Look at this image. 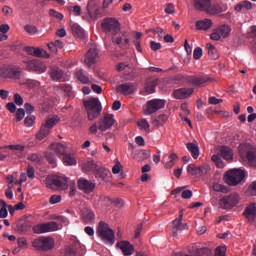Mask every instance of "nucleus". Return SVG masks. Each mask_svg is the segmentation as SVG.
<instances>
[{
    "label": "nucleus",
    "mask_w": 256,
    "mask_h": 256,
    "mask_svg": "<svg viewBox=\"0 0 256 256\" xmlns=\"http://www.w3.org/2000/svg\"><path fill=\"white\" fill-rule=\"evenodd\" d=\"M229 33H231V27L224 24L214 30V32L210 35V39H212V41H219L221 37L224 39L229 37Z\"/></svg>",
    "instance_id": "nucleus-13"
},
{
    "label": "nucleus",
    "mask_w": 256,
    "mask_h": 256,
    "mask_svg": "<svg viewBox=\"0 0 256 256\" xmlns=\"http://www.w3.org/2000/svg\"><path fill=\"white\" fill-rule=\"evenodd\" d=\"M157 87V80L149 81L145 84V90L140 91V95H151V93H155V89Z\"/></svg>",
    "instance_id": "nucleus-31"
},
{
    "label": "nucleus",
    "mask_w": 256,
    "mask_h": 256,
    "mask_svg": "<svg viewBox=\"0 0 256 256\" xmlns=\"http://www.w3.org/2000/svg\"><path fill=\"white\" fill-rule=\"evenodd\" d=\"M32 247L36 251H51L55 247V239L51 236H40L32 241Z\"/></svg>",
    "instance_id": "nucleus-4"
},
{
    "label": "nucleus",
    "mask_w": 256,
    "mask_h": 256,
    "mask_svg": "<svg viewBox=\"0 0 256 256\" xmlns=\"http://www.w3.org/2000/svg\"><path fill=\"white\" fill-rule=\"evenodd\" d=\"M59 123V120L57 117H51L45 120L44 123H42L40 130L36 134V138L39 139V141H43L46 137H49V133H51V130Z\"/></svg>",
    "instance_id": "nucleus-6"
},
{
    "label": "nucleus",
    "mask_w": 256,
    "mask_h": 256,
    "mask_svg": "<svg viewBox=\"0 0 256 256\" xmlns=\"http://www.w3.org/2000/svg\"><path fill=\"white\" fill-rule=\"evenodd\" d=\"M193 88H179L173 91V96L175 99H187V97L193 95Z\"/></svg>",
    "instance_id": "nucleus-24"
},
{
    "label": "nucleus",
    "mask_w": 256,
    "mask_h": 256,
    "mask_svg": "<svg viewBox=\"0 0 256 256\" xmlns=\"http://www.w3.org/2000/svg\"><path fill=\"white\" fill-rule=\"evenodd\" d=\"M69 183L67 177L63 176H52L46 178V185L49 189H54V187H63Z\"/></svg>",
    "instance_id": "nucleus-14"
},
{
    "label": "nucleus",
    "mask_w": 256,
    "mask_h": 256,
    "mask_svg": "<svg viewBox=\"0 0 256 256\" xmlns=\"http://www.w3.org/2000/svg\"><path fill=\"white\" fill-rule=\"evenodd\" d=\"M220 12H221V6L217 4L211 5V2H210V7H208V10H206L205 13H209V15H217Z\"/></svg>",
    "instance_id": "nucleus-45"
},
{
    "label": "nucleus",
    "mask_w": 256,
    "mask_h": 256,
    "mask_svg": "<svg viewBox=\"0 0 256 256\" xmlns=\"http://www.w3.org/2000/svg\"><path fill=\"white\" fill-rule=\"evenodd\" d=\"M163 107H165V100L152 99L142 107V111L144 115H153V113H157V111L163 109Z\"/></svg>",
    "instance_id": "nucleus-8"
},
{
    "label": "nucleus",
    "mask_w": 256,
    "mask_h": 256,
    "mask_svg": "<svg viewBox=\"0 0 256 256\" xmlns=\"http://www.w3.org/2000/svg\"><path fill=\"white\" fill-rule=\"evenodd\" d=\"M206 48L208 49V55L211 57V59H219V52L217 51V48L213 46V44H206Z\"/></svg>",
    "instance_id": "nucleus-38"
},
{
    "label": "nucleus",
    "mask_w": 256,
    "mask_h": 256,
    "mask_svg": "<svg viewBox=\"0 0 256 256\" xmlns=\"http://www.w3.org/2000/svg\"><path fill=\"white\" fill-rule=\"evenodd\" d=\"M211 80V77L207 75H196L186 77L187 83H190V85H194V87H203V85L209 83V81Z\"/></svg>",
    "instance_id": "nucleus-15"
},
{
    "label": "nucleus",
    "mask_w": 256,
    "mask_h": 256,
    "mask_svg": "<svg viewBox=\"0 0 256 256\" xmlns=\"http://www.w3.org/2000/svg\"><path fill=\"white\" fill-rule=\"evenodd\" d=\"M6 149H10V151H25V146L16 144V145H8Z\"/></svg>",
    "instance_id": "nucleus-50"
},
{
    "label": "nucleus",
    "mask_w": 256,
    "mask_h": 256,
    "mask_svg": "<svg viewBox=\"0 0 256 256\" xmlns=\"http://www.w3.org/2000/svg\"><path fill=\"white\" fill-rule=\"evenodd\" d=\"M48 75L52 79V81H65V72L57 66H51Z\"/></svg>",
    "instance_id": "nucleus-19"
},
{
    "label": "nucleus",
    "mask_w": 256,
    "mask_h": 256,
    "mask_svg": "<svg viewBox=\"0 0 256 256\" xmlns=\"http://www.w3.org/2000/svg\"><path fill=\"white\" fill-rule=\"evenodd\" d=\"M69 11H70V13H72V15L79 17V15H81V6H79V5L70 6Z\"/></svg>",
    "instance_id": "nucleus-48"
},
{
    "label": "nucleus",
    "mask_w": 256,
    "mask_h": 256,
    "mask_svg": "<svg viewBox=\"0 0 256 256\" xmlns=\"http://www.w3.org/2000/svg\"><path fill=\"white\" fill-rule=\"evenodd\" d=\"M193 57L196 60L201 59V57H203V49H201V47H196L194 49Z\"/></svg>",
    "instance_id": "nucleus-54"
},
{
    "label": "nucleus",
    "mask_w": 256,
    "mask_h": 256,
    "mask_svg": "<svg viewBox=\"0 0 256 256\" xmlns=\"http://www.w3.org/2000/svg\"><path fill=\"white\" fill-rule=\"evenodd\" d=\"M186 147L191 153L193 159H197V157H199V146H197L195 143H188Z\"/></svg>",
    "instance_id": "nucleus-37"
},
{
    "label": "nucleus",
    "mask_w": 256,
    "mask_h": 256,
    "mask_svg": "<svg viewBox=\"0 0 256 256\" xmlns=\"http://www.w3.org/2000/svg\"><path fill=\"white\" fill-rule=\"evenodd\" d=\"M24 117H25V109L19 108L16 111V123H19V121H23Z\"/></svg>",
    "instance_id": "nucleus-49"
},
{
    "label": "nucleus",
    "mask_w": 256,
    "mask_h": 256,
    "mask_svg": "<svg viewBox=\"0 0 256 256\" xmlns=\"http://www.w3.org/2000/svg\"><path fill=\"white\" fill-rule=\"evenodd\" d=\"M86 167L88 171H97V164L93 160L88 161Z\"/></svg>",
    "instance_id": "nucleus-58"
},
{
    "label": "nucleus",
    "mask_w": 256,
    "mask_h": 256,
    "mask_svg": "<svg viewBox=\"0 0 256 256\" xmlns=\"http://www.w3.org/2000/svg\"><path fill=\"white\" fill-rule=\"evenodd\" d=\"M24 31H26V33H29V35H35L37 33V27H35L34 25H26L24 27Z\"/></svg>",
    "instance_id": "nucleus-51"
},
{
    "label": "nucleus",
    "mask_w": 256,
    "mask_h": 256,
    "mask_svg": "<svg viewBox=\"0 0 256 256\" xmlns=\"http://www.w3.org/2000/svg\"><path fill=\"white\" fill-rule=\"evenodd\" d=\"M246 159H248V162L250 165H256V149L253 148L251 150H248L246 153Z\"/></svg>",
    "instance_id": "nucleus-41"
},
{
    "label": "nucleus",
    "mask_w": 256,
    "mask_h": 256,
    "mask_svg": "<svg viewBox=\"0 0 256 256\" xmlns=\"http://www.w3.org/2000/svg\"><path fill=\"white\" fill-rule=\"evenodd\" d=\"M31 229V222L23 221L17 224L18 233H27V230Z\"/></svg>",
    "instance_id": "nucleus-39"
},
{
    "label": "nucleus",
    "mask_w": 256,
    "mask_h": 256,
    "mask_svg": "<svg viewBox=\"0 0 256 256\" xmlns=\"http://www.w3.org/2000/svg\"><path fill=\"white\" fill-rule=\"evenodd\" d=\"M189 254H185L182 252L176 253L174 256H209L211 255V249L209 248H195L194 250L189 249Z\"/></svg>",
    "instance_id": "nucleus-20"
},
{
    "label": "nucleus",
    "mask_w": 256,
    "mask_h": 256,
    "mask_svg": "<svg viewBox=\"0 0 256 256\" xmlns=\"http://www.w3.org/2000/svg\"><path fill=\"white\" fill-rule=\"evenodd\" d=\"M45 159L48 161V163H50V165H55V163L57 162V159L55 158V154L49 151L45 153Z\"/></svg>",
    "instance_id": "nucleus-47"
},
{
    "label": "nucleus",
    "mask_w": 256,
    "mask_h": 256,
    "mask_svg": "<svg viewBox=\"0 0 256 256\" xmlns=\"http://www.w3.org/2000/svg\"><path fill=\"white\" fill-rule=\"evenodd\" d=\"M50 149L60 158L67 153V146L59 142L52 143Z\"/></svg>",
    "instance_id": "nucleus-25"
},
{
    "label": "nucleus",
    "mask_w": 256,
    "mask_h": 256,
    "mask_svg": "<svg viewBox=\"0 0 256 256\" xmlns=\"http://www.w3.org/2000/svg\"><path fill=\"white\" fill-rule=\"evenodd\" d=\"M117 247L122 251L124 256H131L135 253V247L128 241H120Z\"/></svg>",
    "instance_id": "nucleus-23"
},
{
    "label": "nucleus",
    "mask_w": 256,
    "mask_h": 256,
    "mask_svg": "<svg viewBox=\"0 0 256 256\" xmlns=\"http://www.w3.org/2000/svg\"><path fill=\"white\" fill-rule=\"evenodd\" d=\"M182 221H183V213H181L178 218L173 220V222H172L173 227L176 228V229H179V227H181V222Z\"/></svg>",
    "instance_id": "nucleus-56"
},
{
    "label": "nucleus",
    "mask_w": 256,
    "mask_h": 256,
    "mask_svg": "<svg viewBox=\"0 0 256 256\" xmlns=\"http://www.w3.org/2000/svg\"><path fill=\"white\" fill-rule=\"evenodd\" d=\"M239 194L234 193L228 196H224L219 200V205L221 209H233V207H237L240 201Z\"/></svg>",
    "instance_id": "nucleus-10"
},
{
    "label": "nucleus",
    "mask_w": 256,
    "mask_h": 256,
    "mask_svg": "<svg viewBox=\"0 0 256 256\" xmlns=\"http://www.w3.org/2000/svg\"><path fill=\"white\" fill-rule=\"evenodd\" d=\"M116 91L122 95H133L137 91V85L133 82L119 84L116 87Z\"/></svg>",
    "instance_id": "nucleus-17"
},
{
    "label": "nucleus",
    "mask_w": 256,
    "mask_h": 256,
    "mask_svg": "<svg viewBox=\"0 0 256 256\" xmlns=\"http://www.w3.org/2000/svg\"><path fill=\"white\" fill-rule=\"evenodd\" d=\"M77 247H79V243L72 244L71 246H67L64 249V256H77Z\"/></svg>",
    "instance_id": "nucleus-35"
},
{
    "label": "nucleus",
    "mask_w": 256,
    "mask_h": 256,
    "mask_svg": "<svg viewBox=\"0 0 256 256\" xmlns=\"http://www.w3.org/2000/svg\"><path fill=\"white\" fill-rule=\"evenodd\" d=\"M71 31L74 37H78V39H83L85 37V30H83V28L77 23L71 24Z\"/></svg>",
    "instance_id": "nucleus-32"
},
{
    "label": "nucleus",
    "mask_w": 256,
    "mask_h": 256,
    "mask_svg": "<svg viewBox=\"0 0 256 256\" xmlns=\"http://www.w3.org/2000/svg\"><path fill=\"white\" fill-rule=\"evenodd\" d=\"M82 221L85 223H93L95 221V212L91 208H84L82 210Z\"/></svg>",
    "instance_id": "nucleus-27"
},
{
    "label": "nucleus",
    "mask_w": 256,
    "mask_h": 256,
    "mask_svg": "<svg viewBox=\"0 0 256 256\" xmlns=\"http://www.w3.org/2000/svg\"><path fill=\"white\" fill-rule=\"evenodd\" d=\"M23 75V70L19 66H4L0 68V77L2 79H13L14 81H19Z\"/></svg>",
    "instance_id": "nucleus-5"
},
{
    "label": "nucleus",
    "mask_w": 256,
    "mask_h": 256,
    "mask_svg": "<svg viewBox=\"0 0 256 256\" xmlns=\"http://www.w3.org/2000/svg\"><path fill=\"white\" fill-rule=\"evenodd\" d=\"M165 13H167L168 15H173V13H175V5L171 3L167 4L165 8Z\"/></svg>",
    "instance_id": "nucleus-64"
},
{
    "label": "nucleus",
    "mask_w": 256,
    "mask_h": 256,
    "mask_svg": "<svg viewBox=\"0 0 256 256\" xmlns=\"http://www.w3.org/2000/svg\"><path fill=\"white\" fill-rule=\"evenodd\" d=\"M213 190L220 193H228L229 191V189L226 186L219 183H215L213 185Z\"/></svg>",
    "instance_id": "nucleus-46"
},
{
    "label": "nucleus",
    "mask_w": 256,
    "mask_h": 256,
    "mask_svg": "<svg viewBox=\"0 0 256 256\" xmlns=\"http://www.w3.org/2000/svg\"><path fill=\"white\" fill-rule=\"evenodd\" d=\"M64 165H77V161L70 154H63L62 156Z\"/></svg>",
    "instance_id": "nucleus-42"
},
{
    "label": "nucleus",
    "mask_w": 256,
    "mask_h": 256,
    "mask_svg": "<svg viewBox=\"0 0 256 256\" xmlns=\"http://www.w3.org/2000/svg\"><path fill=\"white\" fill-rule=\"evenodd\" d=\"M49 16L50 17H55V19H59L60 21H63V14L57 12L54 9L49 10Z\"/></svg>",
    "instance_id": "nucleus-52"
},
{
    "label": "nucleus",
    "mask_w": 256,
    "mask_h": 256,
    "mask_svg": "<svg viewBox=\"0 0 256 256\" xmlns=\"http://www.w3.org/2000/svg\"><path fill=\"white\" fill-rule=\"evenodd\" d=\"M248 193L249 195H252L255 197L256 195V181L252 182L251 185L248 187Z\"/></svg>",
    "instance_id": "nucleus-61"
},
{
    "label": "nucleus",
    "mask_w": 256,
    "mask_h": 256,
    "mask_svg": "<svg viewBox=\"0 0 256 256\" xmlns=\"http://www.w3.org/2000/svg\"><path fill=\"white\" fill-rule=\"evenodd\" d=\"M95 175L97 179L104 181V179H107V175H109V170L105 168H98L96 169Z\"/></svg>",
    "instance_id": "nucleus-43"
},
{
    "label": "nucleus",
    "mask_w": 256,
    "mask_h": 256,
    "mask_svg": "<svg viewBox=\"0 0 256 256\" xmlns=\"http://www.w3.org/2000/svg\"><path fill=\"white\" fill-rule=\"evenodd\" d=\"M14 103H16L19 107L23 105V97L20 96L19 93L14 94Z\"/></svg>",
    "instance_id": "nucleus-63"
},
{
    "label": "nucleus",
    "mask_w": 256,
    "mask_h": 256,
    "mask_svg": "<svg viewBox=\"0 0 256 256\" xmlns=\"http://www.w3.org/2000/svg\"><path fill=\"white\" fill-rule=\"evenodd\" d=\"M50 205H55L56 203H61V196L59 195H52L49 199Z\"/></svg>",
    "instance_id": "nucleus-59"
},
{
    "label": "nucleus",
    "mask_w": 256,
    "mask_h": 256,
    "mask_svg": "<svg viewBox=\"0 0 256 256\" xmlns=\"http://www.w3.org/2000/svg\"><path fill=\"white\" fill-rule=\"evenodd\" d=\"M24 109L28 115H31V113H33V111H35V106L31 105V103H25Z\"/></svg>",
    "instance_id": "nucleus-62"
},
{
    "label": "nucleus",
    "mask_w": 256,
    "mask_h": 256,
    "mask_svg": "<svg viewBox=\"0 0 256 256\" xmlns=\"http://www.w3.org/2000/svg\"><path fill=\"white\" fill-rule=\"evenodd\" d=\"M84 107L87 111L89 121L97 119V117L101 115L103 109L98 98H90L89 100L84 101Z\"/></svg>",
    "instance_id": "nucleus-2"
},
{
    "label": "nucleus",
    "mask_w": 256,
    "mask_h": 256,
    "mask_svg": "<svg viewBox=\"0 0 256 256\" xmlns=\"http://www.w3.org/2000/svg\"><path fill=\"white\" fill-rule=\"evenodd\" d=\"M213 27V21L211 19L198 20L196 22V29L198 31H209Z\"/></svg>",
    "instance_id": "nucleus-26"
},
{
    "label": "nucleus",
    "mask_w": 256,
    "mask_h": 256,
    "mask_svg": "<svg viewBox=\"0 0 256 256\" xmlns=\"http://www.w3.org/2000/svg\"><path fill=\"white\" fill-rule=\"evenodd\" d=\"M33 123H35V116L30 115L24 119L25 127H31Z\"/></svg>",
    "instance_id": "nucleus-53"
},
{
    "label": "nucleus",
    "mask_w": 256,
    "mask_h": 256,
    "mask_svg": "<svg viewBox=\"0 0 256 256\" xmlns=\"http://www.w3.org/2000/svg\"><path fill=\"white\" fill-rule=\"evenodd\" d=\"M138 127H141V129H144V131H149L151 126L149 125V122H147L145 119H142L138 122Z\"/></svg>",
    "instance_id": "nucleus-57"
},
{
    "label": "nucleus",
    "mask_w": 256,
    "mask_h": 256,
    "mask_svg": "<svg viewBox=\"0 0 256 256\" xmlns=\"http://www.w3.org/2000/svg\"><path fill=\"white\" fill-rule=\"evenodd\" d=\"M115 125V118L113 114H106L103 116L98 122L99 131H107V129H111Z\"/></svg>",
    "instance_id": "nucleus-16"
},
{
    "label": "nucleus",
    "mask_w": 256,
    "mask_h": 256,
    "mask_svg": "<svg viewBox=\"0 0 256 256\" xmlns=\"http://www.w3.org/2000/svg\"><path fill=\"white\" fill-rule=\"evenodd\" d=\"M24 51L27 55H32V57H43V54L47 53L45 50H41V48H35L33 46L25 47Z\"/></svg>",
    "instance_id": "nucleus-30"
},
{
    "label": "nucleus",
    "mask_w": 256,
    "mask_h": 256,
    "mask_svg": "<svg viewBox=\"0 0 256 256\" xmlns=\"http://www.w3.org/2000/svg\"><path fill=\"white\" fill-rule=\"evenodd\" d=\"M168 119L169 117L166 114H160L154 119L153 123L156 127H161V125L165 124Z\"/></svg>",
    "instance_id": "nucleus-40"
},
{
    "label": "nucleus",
    "mask_w": 256,
    "mask_h": 256,
    "mask_svg": "<svg viewBox=\"0 0 256 256\" xmlns=\"http://www.w3.org/2000/svg\"><path fill=\"white\" fill-rule=\"evenodd\" d=\"M225 179L228 185L235 187V185H239L245 179V171L239 168L229 170L225 174Z\"/></svg>",
    "instance_id": "nucleus-7"
},
{
    "label": "nucleus",
    "mask_w": 256,
    "mask_h": 256,
    "mask_svg": "<svg viewBox=\"0 0 256 256\" xmlns=\"http://www.w3.org/2000/svg\"><path fill=\"white\" fill-rule=\"evenodd\" d=\"M211 7V0H194V8L196 11L206 12Z\"/></svg>",
    "instance_id": "nucleus-28"
},
{
    "label": "nucleus",
    "mask_w": 256,
    "mask_h": 256,
    "mask_svg": "<svg viewBox=\"0 0 256 256\" xmlns=\"http://www.w3.org/2000/svg\"><path fill=\"white\" fill-rule=\"evenodd\" d=\"M96 233L104 243L113 245L115 243V232L109 228V224L101 221L97 227Z\"/></svg>",
    "instance_id": "nucleus-3"
},
{
    "label": "nucleus",
    "mask_w": 256,
    "mask_h": 256,
    "mask_svg": "<svg viewBox=\"0 0 256 256\" xmlns=\"http://www.w3.org/2000/svg\"><path fill=\"white\" fill-rule=\"evenodd\" d=\"M77 183L78 189H80V191H83L84 193H93V191H95V183L85 178H80Z\"/></svg>",
    "instance_id": "nucleus-21"
},
{
    "label": "nucleus",
    "mask_w": 256,
    "mask_h": 256,
    "mask_svg": "<svg viewBox=\"0 0 256 256\" xmlns=\"http://www.w3.org/2000/svg\"><path fill=\"white\" fill-rule=\"evenodd\" d=\"M88 15H90L91 19L97 20L101 17V10L97 6L93 5V2H89L87 5Z\"/></svg>",
    "instance_id": "nucleus-29"
},
{
    "label": "nucleus",
    "mask_w": 256,
    "mask_h": 256,
    "mask_svg": "<svg viewBox=\"0 0 256 256\" xmlns=\"http://www.w3.org/2000/svg\"><path fill=\"white\" fill-rule=\"evenodd\" d=\"M59 229V224L55 221H52L35 225L33 227V232L37 235H41V233H53L55 231H59Z\"/></svg>",
    "instance_id": "nucleus-9"
},
{
    "label": "nucleus",
    "mask_w": 256,
    "mask_h": 256,
    "mask_svg": "<svg viewBox=\"0 0 256 256\" xmlns=\"http://www.w3.org/2000/svg\"><path fill=\"white\" fill-rule=\"evenodd\" d=\"M209 171H211V168L207 164H203L201 166L190 164L187 167V172L194 177H203V175H207Z\"/></svg>",
    "instance_id": "nucleus-11"
},
{
    "label": "nucleus",
    "mask_w": 256,
    "mask_h": 256,
    "mask_svg": "<svg viewBox=\"0 0 256 256\" xmlns=\"http://www.w3.org/2000/svg\"><path fill=\"white\" fill-rule=\"evenodd\" d=\"M28 161H32V163H40L41 158H39V154H29L27 157Z\"/></svg>",
    "instance_id": "nucleus-55"
},
{
    "label": "nucleus",
    "mask_w": 256,
    "mask_h": 256,
    "mask_svg": "<svg viewBox=\"0 0 256 256\" xmlns=\"http://www.w3.org/2000/svg\"><path fill=\"white\" fill-rule=\"evenodd\" d=\"M104 33L112 36L113 43H116L120 49L129 47V38L121 31V23L115 18H106L102 22Z\"/></svg>",
    "instance_id": "nucleus-1"
},
{
    "label": "nucleus",
    "mask_w": 256,
    "mask_h": 256,
    "mask_svg": "<svg viewBox=\"0 0 256 256\" xmlns=\"http://www.w3.org/2000/svg\"><path fill=\"white\" fill-rule=\"evenodd\" d=\"M243 9H245L246 11L253 9V3L246 0V1L240 2L235 6V11H243Z\"/></svg>",
    "instance_id": "nucleus-36"
},
{
    "label": "nucleus",
    "mask_w": 256,
    "mask_h": 256,
    "mask_svg": "<svg viewBox=\"0 0 256 256\" xmlns=\"http://www.w3.org/2000/svg\"><path fill=\"white\" fill-rule=\"evenodd\" d=\"M220 155L226 161H233V150H231V148L229 147H226V146L222 147L220 149Z\"/></svg>",
    "instance_id": "nucleus-33"
},
{
    "label": "nucleus",
    "mask_w": 256,
    "mask_h": 256,
    "mask_svg": "<svg viewBox=\"0 0 256 256\" xmlns=\"http://www.w3.org/2000/svg\"><path fill=\"white\" fill-rule=\"evenodd\" d=\"M97 57H99V51L97 50V48H90L84 58L85 65H87V67L95 65L97 63Z\"/></svg>",
    "instance_id": "nucleus-18"
},
{
    "label": "nucleus",
    "mask_w": 256,
    "mask_h": 256,
    "mask_svg": "<svg viewBox=\"0 0 256 256\" xmlns=\"http://www.w3.org/2000/svg\"><path fill=\"white\" fill-rule=\"evenodd\" d=\"M75 75H76V78L78 79V81H80V83H83L84 85H87V83L90 82L89 76L83 69L77 70Z\"/></svg>",
    "instance_id": "nucleus-34"
},
{
    "label": "nucleus",
    "mask_w": 256,
    "mask_h": 256,
    "mask_svg": "<svg viewBox=\"0 0 256 256\" xmlns=\"http://www.w3.org/2000/svg\"><path fill=\"white\" fill-rule=\"evenodd\" d=\"M26 69L41 75V73H45V71H47V65H45L41 60L34 59L26 62Z\"/></svg>",
    "instance_id": "nucleus-12"
},
{
    "label": "nucleus",
    "mask_w": 256,
    "mask_h": 256,
    "mask_svg": "<svg viewBox=\"0 0 256 256\" xmlns=\"http://www.w3.org/2000/svg\"><path fill=\"white\" fill-rule=\"evenodd\" d=\"M243 216L247 219L248 223H253L256 219V204L250 203L245 208Z\"/></svg>",
    "instance_id": "nucleus-22"
},
{
    "label": "nucleus",
    "mask_w": 256,
    "mask_h": 256,
    "mask_svg": "<svg viewBox=\"0 0 256 256\" xmlns=\"http://www.w3.org/2000/svg\"><path fill=\"white\" fill-rule=\"evenodd\" d=\"M169 161H167L165 163V168L166 169H171V167H173L175 165V161H177V159H179V156H177V154L172 153L169 155Z\"/></svg>",
    "instance_id": "nucleus-44"
},
{
    "label": "nucleus",
    "mask_w": 256,
    "mask_h": 256,
    "mask_svg": "<svg viewBox=\"0 0 256 256\" xmlns=\"http://www.w3.org/2000/svg\"><path fill=\"white\" fill-rule=\"evenodd\" d=\"M59 89H61V91H64V93H67V94L73 91V87L69 84L59 85Z\"/></svg>",
    "instance_id": "nucleus-60"
}]
</instances>
